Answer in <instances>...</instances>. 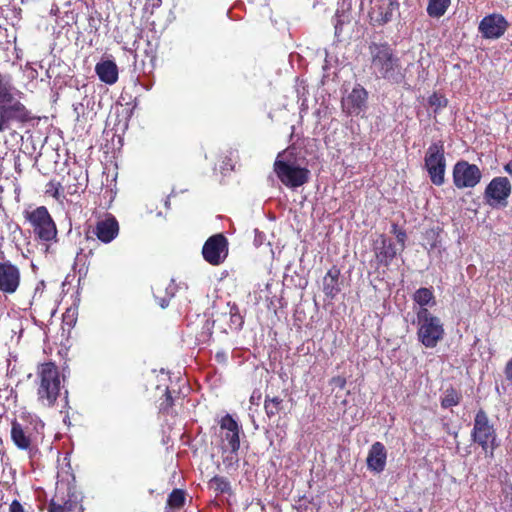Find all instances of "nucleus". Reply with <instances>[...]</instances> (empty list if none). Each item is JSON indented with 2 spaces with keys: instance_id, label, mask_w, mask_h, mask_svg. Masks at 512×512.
Wrapping results in <instances>:
<instances>
[{
  "instance_id": "obj_1",
  "label": "nucleus",
  "mask_w": 512,
  "mask_h": 512,
  "mask_svg": "<svg viewBox=\"0 0 512 512\" xmlns=\"http://www.w3.org/2000/svg\"><path fill=\"white\" fill-rule=\"evenodd\" d=\"M9 77L0 73V132L16 133L34 117L32 112L14 96Z\"/></svg>"
},
{
  "instance_id": "obj_2",
  "label": "nucleus",
  "mask_w": 512,
  "mask_h": 512,
  "mask_svg": "<svg viewBox=\"0 0 512 512\" xmlns=\"http://www.w3.org/2000/svg\"><path fill=\"white\" fill-rule=\"evenodd\" d=\"M371 69L376 77L391 84H401L405 81L406 70L395 50L387 42H371L368 47Z\"/></svg>"
},
{
  "instance_id": "obj_3",
  "label": "nucleus",
  "mask_w": 512,
  "mask_h": 512,
  "mask_svg": "<svg viewBox=\"0 0 512 512\" xmlns=\"http://www.w3.org/2000/svg\"><path fill=\"white\" fill-rule=\"evenodd\" d=\"M37 400L45 407H54L61 395V379L58 366L51 361L37 366Z\"/></svg>"
},
{
  "instance_id": "obj_4",
  "label": "nucleus",
  "mask_w": 512,
  "mask_h": 512,
  "mask_svg": "<svg viewBox=\"0 0 512 512\" xmlns=\"http://www.w3.org/2000/svg\"><path fill=\"white\" fill-rule=\"evenodd\" d=\"M471 440L479 445L485 457L490 459L494 458V452L500 446L496 428L483 408L475 413Z\"/></svg>"
},
{
  "instance_id": "obj_5",
  "label": "nucleus",
  "mask_w": 512,
  "mask_h": 512,
  "mask_svg": "<svg viewBox=\"0 0 512 512\" xmlns=\"http://www.w3.org/2000/svg\"><path fill=\"white\" fill-rule=\"evenodd\" d=\"M418 340L426 348H434L444 337V327L441 320L433 315L427 308H420L417 312Z\"/></svg>"
},
{
  "instance_id": "obj_6",
  "label": "nucleus",
  "mask_w": 512,
  "mask_h": 512,
  "mask_svg": "<svg viewBox=\"0 0 512 512\" xmlns=\"http://www.w3.org/2000/svg\"><path fill=\"white\" fill-rule=\"evenodd\" d=\"M284 152L279 153L273 164V170L280 182L289 188H298L309 181L310 171L295 162L281 159Z\"/></svg>"
},
{
  "instance_id": "obj_7",
  "label": "nucleus",
  "mask_w": 512,
  "mask_h": 512,
  "mask_svg": "<svg viewBox=\"0 0 512 512\" xmlns=\"http://www.w3.org/2000/svg\"><path fill=\"white\" fill-rule=\"evenodd\" d=\"M24 217L31 224L37 238L44 242L56 241V224L45 206L25 211Z\"/></svg>"
},
{
  "instance_id": "obj_8",
  "label": "nucleus",
  "mask_w": 512,
  "mask_h": 512,
  "mask_svg": "<svg viewBox=\"0 0 512 512\" xmlns=\"http://www.w3.org/2000/svg\"><path fill=\"white\" fill-rule=\"evenodd\" d=\"M228 240L222 234L210 236L202 247V256L204 260L213 266L222 264L228 256Z\"/></svg>"
},
{
  "instance_id": "obj_9",
  "label": "nucleus",
  "mask_w": 512,
  "mask_h": 512,
  "mask_svg": "<svg viewBox=\"0 0 512 512\" xmlns=\"http://www.w3.org/2000/svg\"><path fill=\"white\" fill-rule=\"evenodd\" d=\"M453 183L456 188H474L481 180L482 173L475 164L460 160L453 167Z\"/></svg>"
},
{
  "instance_id": "obj_10",
  "label": "nucleus",
  "mask_w": 512,
  "mask_h": 512,
  "mask_svg": "<svg viewBox=\"0 0 512 512\" xmlns=\"http://www.w3.org/2000/svg\"><path fill=\"white\" fill-rule=\"evenodd\" d=\"M21 284L20 268L10 260H0V292L14 294Z\"/></svg>"
},
{
  "instance_id": "obj_11",
  "label": "nucleus",
  "mask_w": 512,
  "mask_h": 512,
  "mask_svg": "<svg viewBox=\"0 0 512 512\" xmlns=\"http://www.w3.org/2000/svg\"><path fill=\"white\" fill-rule=\"evenodd\" d=\"M398 0H371L368 12L371 23L383 26L390 22L394 12L399 10Z\"/></svg>"
},
{
  "instance_id": "obj_12",
  "label": "nucleus",
  "mask_w": 512,
  "mask_h": 512,
  "mask_svg": "<svg viewBox=\"0 0 512 512\" xmlns=\"http://www.w3.org/2000/svg\"><path fill=\"white\" fill-rule=\"evenodd\" d=\"M508 28V21L499 13H492L483 17L478 26V30L484 39H499Z\"/></svg>"
},
{
  "instance_id": "obj_13",
  "label": "nucleus",
  "mask_w": 512,
  "mask_h": 512,
  "mask_svg": "<svg viewBox=\"0 0 512 512\" xmlns=\"http://www.w3.org/2000/svg\"><path fill=\"white\" fill-rule=\"evenodd\" d=\"M219 424L223 442H227L232 453H237L240 449L241 426L230 414L223 416Z\"/></svg>"
},
{
  "instance_id": "obj_14",
  "label": "nucleus",
  "mask_w": 512,
  "mask_h": 512,
  "mask_svg": "<svg viewBox=\"0 0 512 512\" xmlns=\"http://www.w3.org/2000/svg\"><path fill=\"white\" fill-rule=\"evenodd\" d=\"M368 99L367 90L360 84L353 87L352 91L342 99V109L348 115H359L366 108Z\"/></svg>"
},
{
  "instance_id": "obj_15",
  "label": "nucleus",
  "mask_w": 512,
  "mask_h": 512,
  "mask_svg": "<svg viewBox=\"0 0 512 512\" xmlns=\"http://www.w3.org/2000/svg\"><path fill=\"white\" fill-rule=\"evenodd\" d=\"M93 233L103 243H110L119 233V223L114 215L106 213L96 222Z\"/></svg>"
},
{
  "instance_id": "obj_16",
  "label": "nucleus",
  "mask_w": 512,
  "mask_h": 512,
  "mask_svg": "<svg viewBox=\"0 0 512 512\" xmlns=\"http://www.w3.org/2000/svg\"><path fill=\"white\" fill-rule=\"evenodd\" d=\"M377 267H389L396 257V248L391 239L381 234L373 244Z\"/></svg>"
},
{
  "instance_id": "obj_17",
  "label": "nucleus",
  "mask_w": 512,
  "mask_h": 512,
  "mask_svg": "<svg viewBox=\"0 0 512 512\" xmlns=\"http://www.w3.org/2000/svg\"><path fill=\"white\" fill-rule=\"evenodd\" d=\"M10 437L19 450H31L33 445V433L28 426H24L17 419L11 421Z\"/></svg>"
},
{
  "instance_id": "obj_18",
  "label": "nucleus",
  "mask_w": 512,
  "mask_h": 512,
  "mask_svg": "<svg viewBox=\"0 0 512 512\" xmlns=\"http://www.w3.org/2000/svg\"><path fill=\"white\" fill-rule=\"evenodd\" d=\"M88 183L86 171L76 163L70 167L66 176V192L71 196L84 192Z\"/></svg>"
},
{
  "instance_id": "obj_19",
  "label": "nucleus",
  "mask_w": 512,
  "mask_h": 512,
  "mask_svg": "<svg viewBox=\"0 0 512 512\" xmlns=\"http://www.w3.org/2000/svg\"><path fill=\"white\" fill-rule=\"evenodd\" d=\"M511 193V184L506 177H496L488 184L485 194L496 203L506 205V200Z\"/></svg>"
},
{
  "instance_id": "obj_20",
  "label": "nucleus",
  "mask_w": 512,
  "mask_h": 512,
  "mask_svg": "<svg viewBox=\"0 0 512 512\" xmlns=\"http://www.w3.org/2000/svg\"><path fill=\"white\" fill-rule=\"evenodd\" d=\"M387 461V451L383 443L375 442L371 445L366 459L370 471L381 473L384 471Z\"/></svg>"
},
{
  "instance_id": "obj_21",
  "label": "nucleus",
  "mask_w": 512,
  "mask_h": 512,
  "mask_svg": "<svg viewBox=\"0 0 512 512\" xmlns=\"http://www.w3.org/2000/svg\"><path fill=\"white\" fill-rule=\"evenodd\" d=\"M95 73L101 82L113 85L118 81L119 70L113 60H103L95 65Z\"/></svg>"
},
{
  "instance_id": "obj_22",
  "label": "nucleus",
  "mask_w": 512,
  "mask_h": 512,
  "mask_svg": "<svg viewBox=\"0 0 512 512\" xmlns=\"http://www.w3.org/2000/svg\"><path fill=\"white\" fill-rule=\"evenodd\" d=\"M445 149L443 141L433 142L427 149L424 157V166L445 165Z\"/></svg>"
},
{
  "instance_id": "obj_23",
  "label": "nucleus",
  "mask_w": 512,
  "mask_h": 512,
  "mask_svg": "<svg viewBox=\"0 0 512 512\" xmlns=\"http://www.w3.org/2000/svg\"><path fill=\"white\" fill-rule=\"evenodd\" d=\"M340 270L333 266L329 269L323 278V292L328 298H335V296L341 291L339 285Z\"/></svg>"
},
{
  "instance_id": "obj_24",
  "label": "nucleus",
  "mask_w": 512,
  "mask_h": 512,
  "mask_svg": "<svg viewBox=\"0 0 512 512\" xmlns=\"http://www.w3.org/2000/svg\"><path fill=\"white\" fill-rule=\"evenodd\" d=\"M68 499H66V512H83L82 492L77 490L76 486L70 485L68 481Z\"/></svg>"
},
{
  "instance_id": "obj_25",
  "label": "nucleus",
  "mask_w": 512,
  "mask_h": 512,
  "mask_svg": "<svg viewBox=\"0 0 512 512\" xmlns=\"http://www.w3.org/2000/svg\"><path fill=\"white\" fill-rule=\"evenodd\" d=\"M462 400L461 391L457 390L453 386L448 387L441 397V407L448 409L460 404Z\"/></svg>"
},
{
  "instance_id": "obj_26",
  "label": "nucleus",
  "mask_w": 512,
  "mask_h": 512,
  "mask_svg": "<svg viewBox=\"0 0 512 512\" xmlns=\"http://www.w3.org/2000/svg\"><path fill=\"white\" fill-rule=\"evenodd\" d=\"M451 4V0H429L426 8L427 14L432 18L442 17Z\"/></svg>"
},
{
  "instance_id": "obj_27",
  "label": "nucleus",
  "mask_w": 512,
  "mask_h": 512,
  "mask_svg": "<svg viewBox=\"0 0 512 512\" xmlns=\"http://www.w3.org/2000/svg\"><path fill=\"white\" fill-rule=\"evenodd\" d=\"M283 399L279 396L270 397L266 395L264 401V409L269 419L275 417L282 410Z\"/></svg>"
},
{
  "instance_id": "obj_28",
  "label": "nucleus",
  "mask_w": 512,
  "mask_h": 512,
  "mask_svg": "<svg viewBox=\"0 0 512 512\" xmlns=\"http://www.w3.org/2000/svg\"><path fill=\"white\" fill-rule=\"evenodd\" d=\"M413 300L420 305L421 308H426L425 306L435 304V297L433 291L430 288H419L413 294Z\"/></svg>"
},
{
  "instance_id": "obj_29",
  "label": "nucleus",
  "mask_w": 512,
  "mask_h": 512,
  "mask_svg": "<svg viewBox=\"0 0 512 512\" xmlns=\"http://www.w3.org/2000/svg\"><path fill=\"white\" fill-rule=\"evenodd\" d=\"M425 169L427 170L430 180L434 185L441 186L444 184L446 164L438 166H428L425 167Z\"/></svg>"
},
{
  "instance_id": "obj_30",
  "label": "nucleus",
  "mask_w": 512,
  "mask_h": 512,
  "mask_svg": "<svg viewBox=\"0 0 512 512\" xmlns=\"http://www.w3.org/2000/svg\"><path fill=\"white\" fill-rule=\"evenodd\" d=\"M186 494L182 489H173L168 495L167 506L171 509H181L185 505Z\"/></svg>"
},
{
  "instance_id": "obj_31",
  "label": "nucleus",
  "mask_w": 512,
  "mask_h": 512,
  "mask_svg": "<svg viewBox=\"0 0 512 512\" xmlns=\"http://www.w3.org/2000/svg\"><path fill=\"white\" fill-rule=\"evenodd\" d=\"M208 486L210 489H213L217 495L228 493L231 489L230 482L225 477L218 475L209 480Z\"/></svg>"
},
{
  "instance_id": "obj_32",
  "label": "nucleus",
  "mask_w": 512,
  "mask_h": 512,
  "mask_svg": "<svg viewBox=\"0 0 512 512\" xmlns=\"http://www.w3.org/2000/svg\"><path fill=\"white\" fill-rule=\"evenodd\" d=\"M163 392V396L159 399V412L163 414H169L171 408L174 405V399L167 386L164 388Z\"/></svg>"
},
{
  "instance_id": "obj_33",
  "label": "nucleus",
  "mask_w": 512,
  "mask_h": 512,
  "mask_svg": "<svg viewBox=\"0 0 512 512\" xmlns=\"http://www.w3.org/2000/svg\"><path fill=\"white\" fill-rule=\"evenodd\" d=\"M165 290L168 294V297H162L160 296L162 290L161 289H157L156 293H155V298L158 300V303L159 305L162 307V308H166L169 304V300L174 296L175 294V290H176V286L174 285L173 282H171L167 287H165Z\"/></svg>"
},
{
  "instance_id": "obj_34",
  "label": "nucleus",
  "mask_w": 512,
  "mask_h": 512,
  "mask_svg": "<svg viewBox=\"0 0 512 512\" xmlns=\"http://www.w3.org/2000/svg\"><path fill=\"white\" fill-rule=\"evenodd\" d=\"M428 104L434 108V112H438L439 109L445 108L448 105V99L437 92H434L428 98Z\"/></svg>"
},
{
  "instance_id": "obj_35",
  "label": "nucleus",
  "mask_w": 512,
  "mask_h": 512,
  "mask_svg": "<svg viewBox=\"0 0 512 512\" xmlns=\"http://www.w3.org/2000/svg\"><path fill=\"white\" fill-rule=\"evenodd\" d=\"M82 214H83L82 203H80V201H77L75 203H73L71 201V204L69 205V207L66 211V215L68 216L70 223L72 222L73 219H76V218L80 219Z\"/></svg>"
},
{
  "instance_id": "obj_36",
  "label": "nucleus",
  "mask_w": 512,
  "mask_h": 512,
  "mask_svg": "<svg viewBox=\"0 0 512 512\" xmlns=\"http://www.w3.org/2000/svg\"><path fill=\"white\" fill-rule=\"evenodd\" d=\"M48 512H64V502L63 499L52 498L48 503L47 507Z\"/></svg>"
},
{
  "instance_id": "obj_37",
  "label": "nucleus",
  "mask_w": 512,
  "mask_h": 512,
  "mask_svg": "<svg viewBox=\"0 0 512 512\" xmlns=\"http://www.w3.org/2000/svg\"><path fill=\"white\" fill-rule=\"evenodd\" d=\"M59 188H60L59 182L50 181L46 185L45 193L49 196H52V197L58 199L59 198Z\"/></svg>"
},
{
  "instance_id": "obj_38",
  "label": "nucleus",
  "mask_w": 512,
  "mask_h": 512,
  "mask_svg": "<svg viewBox=\"0 0 512 512\" xmlns=\"http://www.w3.org/2000/svg\"><path fill=\"white\" fill-rule=\"evenodd\" d=\"M8 512H27L24 505L17 499H14L8 508Z\"/></svg>"
},
{
  "instance_id": "obj_39",
  "label": "nucleus",
  "mask_w": 512,
  "mask_h": 512,
  "mask_svg": "<svg viewBox=\"0 0 512 512\" xmlns=\"http://www.w3.org/2000/svg\"><path fill=\"white\" fill-rule=\"evenodd\" d=\"M66 325H74L76 323V309L66 308Z\"/></svg>"
},
{
  "instance_id": "obj_40",
  "label": "nucleus",
  "mask_w": 512,
  "mask_h": 512,
  "mask_svg": "<svg viewBox=\"0 0 512 512\" xmlns=\"http://www.w3.org/2000/svg\"><path fill=\"white\" fill-rule=\"evenodd\" d=\"M238 461H239V459H238V452L237 453H232L231 451H230V454L223 459V463L226 466H232L234 464H237Z\"/></svg>"
},
{
  "instance_id": "obj_41",
  "label": "nucleus",
  "mask_w": 512,
  "mask_h": 512,
  "mask_svg": "<svg viewBox=\"0 0 512 512\" xmlns=\"http://www.w3.org/2000/svg\"><path fill=\"white\" fill-rule=\"evenodd\" d=\"M506 380L512 385V358L506 363L504 368Z\"/></svg>"
},
{
  "instance_id": "obj_42",
  "label": "nucleus",
  "mask_w": 512,
  "mask_h": 512,
  "mask_svg": "<svg viewBox=\"0 0 512 512\" xmlns=\"http://www.w3.org/2000/svg\"><path fill=\"white\" fill-rule=\"evenodd\" d=\"M396 240L397 242L402 246V249H404L405 247V242H406V239H407V234H406V231L403 229L401 231H399L396 235Z\"/></svg>"
},
{
  "instance_id": "obj_43",
  "label": "nucleus",
  "mask_w": 512,
  "mask_h": 512,
  "mask_svg": "<svg viewBox=\"0 0 512 512\" xmlns=\"http://www.w3.org/2000/svg\"><path fill=\"white\" fill-rule=\"evenodd\" d=\"M261 400V393L258 390L253 391L252 395L250 396V403L254 405H258Z\"/></svg>"
},
{
  "instance_id": "obj_44",
  "label": "nucleus",
  "mask_w": 512,
  "mask_h": 512,
  "mask_svg": "<svg viewBox=\"0 0 512 512\" xmlns=\"http://www.w3.org/2000/svg\"><path fill=\"white\" fill-rule=\"evenodd\" d=\"M332 382L335 383L340 389H343L346 386V379L341 376L334 377Z\"/></svg>"
},
{
  "instance_id": "obj_45",
  "label": "nucleus",
  "mask_w": 512,
  "mask_h": 512,
  "mask_svg": "<svg viewBox=\"0 0 512 512\" xmlns=\"http://www.w3.org/2000/svg\"><path fill=\"white\" fill-rule=\"evenodd\" d=\"M79 109H81L82 111H84V106H83V104L79 103L77 106H75V107H74V110H75V112L77 113L76 121H77L78 123H80V122H81V123H83V124H84V123H85V120H81V119H80V115H79V112H78V110H79Z\"/></svg>"
},
{
  "instance_id": "obj_46",
  "label": "nucleus",
  "mask_w": 512,
  "mask_h": 512,
  "mask_svg": "<svg viewBox=\"0 0 512 512\" xmlns=\"http://www.w3.org/2000/svg\"><path fill=\"white\" fill-rule=\"evenodd\" d=\"M148 46L150 47V49L145 51L146 56L153 60L155 59V50L151 47L150 42H148Z\"/></svg>"
},
{
  "instance_id": "obj_47",
  "label": "nucleus",
  "mask_w": 512,
  "mask_h": 512,
  "mask_svg": "<svg viewBox=\"0 0 512 512\" xmlns=\"http://www.w3.org/2000/svg\"><path fill=\"white\" fill-rule=\"evenodd\" d=\"M403 230L396 223H393L391 226V233L396 235L399 231Z\"/></svg>"
},
{
  "instance_id": "obj_48",
  "label": "nucleus",
  "mask_w": 512,
  "mask_h": 512,
  "mask_svg": "<svg viewBox=\"0 0 512 512\" xmlns=\"http://www.w3.org/2000/svg\"><path fill=\"white\" fill-rule=\"evenodd\" d=\"M202 335L204 336L203 341L208 340V339L211 337V335H212V333H211V331H210V328L208 327V328H207V332H203V333H202Z\"/></svg>"
},
{
  "instance_id": "obj_49",
  "label": "nucleus",
  "mask_w": 512,
  "mask_h": 512,
  "mask_svg": "<svg viewBox=\"0 0 512 512\" xmlns=\"http://www.w3.org/2000/svg\"><path fill=\"white\" fill-rule=\"evenodd\" d=\"M505 171L508 172L509 174H512V163H508L507 165H505Z\"/></svg>"
},
{
  "instance_id": "obj_50",
  "label": "nucleus",
  "mask_w": 512,
  "mask_h": 512,
  "mask_svg": "<svg viewBox=\"0 0 512 512\" xmlns=\"http://www.w3.org/2000/svg\"><path fill=\"white\" fill-rule=\"evenodd\" d=\"M430 246H431V248H435L436 247V242L435 241L431 242Z\"/></svg>"
},
{
  "instance_id": "obj_51",
  "label": "nucleus",
  "mask_w": 512,
  "mask_h": 512,
  "mask_svg": "<svg viewBox=\"0 0 512 512\" xmlns=\"http://www.w3.org/2000/svg\"><path fill=\"white\" fill-rule=\"evenodd\" d=\"M510 506L512 507V486H511V493H510Z\"/></svg>"
},
{
  "instance_id": "obj_52",
  "label": "nucleus",
  "mask_w": 512,
  "mask_h": 512,
  "mask_svg": "<svg viewBox=\"0 0 512 512\" xmlns=\"http://www.w3.org/2000/svg\"><path fill=\"white\" fill-rule=\"evenodd\" d=\"M428 234H432V236H433V237H434V235H435L434 231H430V232H428V233H427V235H428Z\"/></svg>"
}]
</instances>
